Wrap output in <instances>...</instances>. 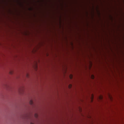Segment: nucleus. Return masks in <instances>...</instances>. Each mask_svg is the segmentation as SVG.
<instances>
[{"instance_id":"nucleus-1","label":"nucleus","mask_w":124,"mask_h":124,"mask_svg":"<svg viewBox=\"0 0 124 124\" xmlns=\"http://www.w3.org/2000/svg\"><path fill=\"white\" fill-rule=\"evenodd\" d=\"M33 102L32 100H30V103L32 105L33 104Z\"/></svg>"},{"instance_id":"nucleus-4","label":"nucleus","mask_w":124,"mask_h":124,"mask_svg":"<svg viewBox=\"0 0 124 124\" xmlns=\"http://www.w3.org/2000/svg\"><path fill=\"white\" fill-rule=\"evenodd\" d=\"M92 79H93L94 78V76L93 75H92Z\"/></svg>"},{"instance_id":"nucleus-6","label":"nucleus","mask_w":124,"mask_h":124,"mask_svg":"<svg viewBox=\"0 0 124 124\" xmlns=\"http://www.w3.org/2000/svg\"><path fill=\"white\" fill-rule=\"evenodd\" d=\"M31 124H32V123H31Z\"/></svg>"},{"instance_id":"nucleus-3","label":"nucleus","mask_w":124,"mask_h":124,"mask_svg":"<svg viewBox=\"0 0 124 124\" xmlns=\"http://www.w3.org/2000/svg\"><path fill=\"white\" fill-rule=\"evenodd\" d=\"M70 78L71 79H72V75H70Z\"/></svg>"},{"instance_id":"nucleus-2","label":"nucleus","mask_w":124,"mask_h":124,"mask_svg":"<svg viewBox=\"0 0 124 124\" xmlns=\"http://www.w3.org/2000/svg\"><path fill=\"white\" fill-rule=\"evenodd\" d=\"M71 87H72V85L71 84L69 85V87L70 88H71Z\"/></svg>"},{"instance_id":"nucleus-5","label":"nucleus","mask_w":124,"mask_h":124,"mask_svg":"<svg viewBox=\"0 0 124 124\" xmlns=\"http://www.w3.org/2000/svg\"><path fill=\"white\" fill-rule=\"evenodd\" d=\"M100 98H102V97H101Z\"/></svg>"}]
</instances>
